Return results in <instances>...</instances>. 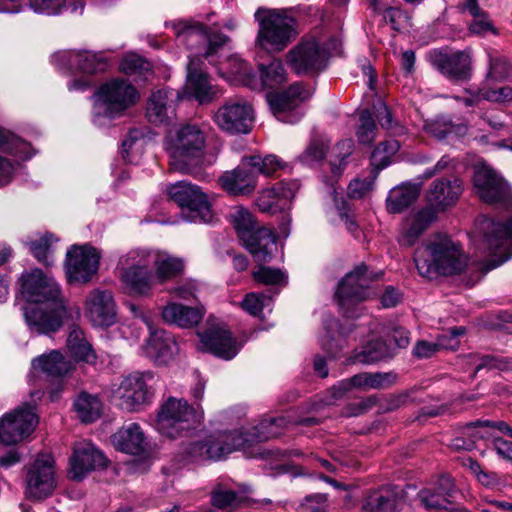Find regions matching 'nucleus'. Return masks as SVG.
<instances>
[{
	"label": "nucleus",
	"mask_w": 512,
	"mask_h": 512,
	"mask_svg": "<svg viewBox=\"0 0 512 512\" xmlns=\"http://www.w3.org/2000/svg\"><path fill=\"white\" fill-rule=\"evenodd\" d=\"M414 262L419 274L429 279L459 274L467 265L461 246L447 235L424 242L415 250Z\"/></svg>",
	"instance_id": "f257e3e1"
},
{
	"label": "nucleus",
	"mask_w": 512,
	"mask_h": 512,
	"mask_svg": "<svg viewBox=\"0 0 512 512\" xmlns=\"http://www.w3.org/2000/svg\"><path fill=\"white\" fill-rule=\"evenodd\" d=\"M65 313L62 290L52 273L34 268V329L40 334L58 331Z\"/></svg>",
	"instance_id": "f03ea898"
},
{
	"label": "nucleus",
	"mask_w": 512,
	"mask_h": 512,
	"mask_svg": "<svg viewBox=\"0 0 512 512\" xmlns=\"http://www.w3.org/2000/svg\"><path fill=\"white\" fill-rule=\"evenodd\" d=\"M231 222L239 239L256 262H270L277 251L276 237L268 228L261 227L252 213L244 207H234Z\"/></svg>",
	"instance_id": "7ed1b4c3"
},
{
	"label": "nucleus",
	"mask_w": 512,
	"mask_h": 512,
	"mask_svg": "<svg viewBox=\"0 0 512 512\" xmlns=\"http://www.w3.org/2000/svg\"><path fill=\"white\" fill-rule=\"evenodd\" d=\"M255 17L259 22L256 42L267 51L284 50L298 34L295 18L284 11L258 9Z\"/></svg>",
	"instance_id": "20e7f679"
},
{
	"label": "nucleus",
	"mask_w": 512,
	"mask_h": 512,
	"mask_svg": "<svg viewBox=\"0 0 512 512\" xmlns=\"http://www.w3.org/2000/svg\"><path fill=\"white\" fill-rule=\"evenodd\" d=\"M473 237L479 250L498 258L490 268L497 267L512 256V216L503 223L480 216L476 220Z\"/></svg>",
	"instance_id": "39448f33"
},
{
	"label": "nucleus",
	"mask_w": 512,
	"mask_h": 512,
	"mask_svg": "<svg viewBox=\"0 0 512 512\" xmlns=\"http://www.w3.org/2000/svg\"><path fill=\"white\" fill-rule=\"evenodd\" d=\"M206 137L197 125L187 124L176 133L169 149L170 166L181 173H192L204 154Z\"/></svg>",
	"instance_id": "423d86ee"
},
{
	"label": "nucleus",
	"mask_w": 512,
	"mask_h": 512,
	"mask_svg": "<svg viewBox=\"0 0 512 512\" xmlns=\"http://www.w3.org/2000/svg\"><path fill=\"white\" fill-rule=\"evenodd\" d=\"M371 276L365 264H360L340 281L335 297L342 314L358 318L363 312V301L370 297Z\"/></svg>",
	"instance_id": "0eeeda50"
},
{
	"label": "nucleus",
	"mask_w": 512,
	"mask_h": 512,
	"mask_svg": "<svg viewBox=\"0 0 512 512\" xmlns=\"http://www.w3.org/2000/svg\"><path fill=\"white\" fill-rule=\"evenodd\" d=\"M203 418V412L184 399L170 397L161 406L157 416V429L169 438H176L182 431L195 427Z\"/></svg>",
	"instance_id": "6e6552de"
},
{
	"label": "nucleus",
	"mask_w": 512,
	"mask_h": 512,
	"mask_svg": "<svg viewBox=\"0 0 512 512\" xmlns=\"http://www.w3.org/2000/svg\"><path fill=\"white\" fill-rule=\"evenodd\" d=\"M99 108L109 118L121 116L136 104L139 95L127 80L114 78L102 84L94 93Z\"/></svg>",
	"instance_id": "1a4fd4ad"
},
{
	"label": "nucleus",
	"mask_w": 512,
	"mask_h": 512,
	"mask_svg": "<svg viewBox=\"0 0 512 512\" xmlns=\"http://www.w3.org/2000/svg\"><path fill=\"white\" fill-rule=\"evenodd\" d=\"M167 192L171 200L187 210V214L183 213L187 221L208 223L212 220L211 204L199 186L179 181L170 185Z\"/></svg>",
	"instance_id": "9d476101"
},
{
	"label": "nucleus",
	"mask_w": 512,
	"mask_h": 512,
	"mask_svg": "<svg viewBox=\"0 0 512 512\" xmlns=\"http://www.w3.org/2000/svg\"><path fill=\"white\" fill-rule=\"evenodd\" d=\"M153 380L154 375L151 372H134L124 377L114 390L119 407L129 412L141 410L153 397Z\"/></svg>",
	"instance_id": "9b49d317"
},
{
	"label": "nucleus",
	"mask_w": 512,
	"mask_h": 512,
	"mask_svg": "<svg viewBox=\"0 0 512 512\" xmlns=\"http://www.w3.org/2000/svg\"><path fill=\"white\" fill-rule=\"evenodd\" d=\"M213 119L216 125L228 134H247L253 127L254 109L247 100L232 98L219 106Z\"/></svg>",
	"instance_id": "f8f14e48"
},
{
	"label": "nucleus",
	"mask_w": 512,
	"mask_h": 512,
	"mask_svg": "<svg viewBox=\"0 0 512 512\" xmlns=\"http://www.w3.org/2000/svg\"><path fill=\"white\" fill-rule=\"evenodd\" d=\"M53 63L60 70L96 75L108 71L111 59L104 52L61 50L53 55Z\"/></svg>",
	"instance_id": "ddd939ff"
},
{
	"label": "nucleus",
	"mask_w": 512,
	"mask_h": 512,
	"mask_svg": "<svg viewBox=\"0 0 512 512\" xmlns=\"http://www.w3.org/2000/svg\"><path fill=\"white\" fill-rule=\"evenodd\" d=\"M478 197L485 203L505 209L512 207V193L508 183L493 169L478 167L473 176Z\"/></svg>",
	"instance_id": "4468645a"
},
{
	"label": "nucleus",
	"mask_w": 512,
	"mask_h": 512,
	"mask_svg": "<svg viewBox=\"0 0 512 512\" xmlns=\"http://www.w3.org/2000/svg\"><path fill=\"white\" fill-rule=\"evenodd\" d=\"M100 254L89 245H72L66 253L64 268L69 283L87 284L97 274Z\"/></svg>",
	"instance_id": "2eb2a0df"
},
{
	"label": "nucleus",
	"mask_w": 512,
	"mask_h": 512,
	"mask_svg": "<svg viewBox=\"0 0 512 512\" xmlns=\"http://www.w3.org/2000/svg\"><path fill=\"white\" fill-rule=\"evenodd\" d=\"M427 58L434 69L451 81L463 82L471 77L472 60L466 51L449 53L444 49H433Z\"/></svg>",
	"instance_id": "dca6fc26"
},
{
	"label": "nucleus",
	"mask_w": 512,
	"mask_h": 512,
	"mask_svg": "<svg viewBox=\"0 0 512 512\" xmlns=\"http://www.w3.org/2000/svg\"><path fill=\"white\" fill-rule=\"evenodd\" d=\"M287 63L297 75H309L325 69L327 62L315 38L303 39L287 53Z\"/></svg>",
	"instance_id": "f3484780"
},
{
	"label": "nucleus",
	"mask_w": 512,
	"mask_h": 512,
	"mask_svg": "<svg viewBox=\"0 0 512 512\" xmlns=\"http://www.w3.org/2000/svg\"><path fill=\"white\" fill-rule=\"evenodd\" d=\"M108 460L102 451L90 442H79L73 447L69 458L68 477L82 481L90 472L107 467Z\"/></svg>",
	"instance_id": "a211bd4d"
},
{
	"label": "nucleus",
	"mask_w": 512,
	"mask_h": 512,
	"mask_svg": "<svg viewBox=\"0 0 512 512\" xmlns=\"http://www.w3.org/2000/svg\"><path fill=\"white\" fill-rule=\"evenodd\" d=\"M84 312L94 327H110L117 322V307L113 293L107 289H92L86 296Z\"/></svg>",
	"instance_id": "6ab92c4d"
},
{
	"label": "nucleus",
	"mask_w": 512,
	"mask_h": 512,
	"mask_svg": "<svg viewBox=\"0 0 512 512\" xmlns=\"http://www.w3.org/2000/svg\"><path fill=\"white\" fill-rule=\"evenodd\" d=\"M32 423V407L29 403L6 413L0 419V442L6 446L20 442L29 434Z\"/></svg>",
	"instance_id": "aec40b11"
},
{
	"label": "nucleus",
	"mask_w": 512,
	"mask_h": 512,
	"mask_svg": "<svg viewBox=\"0 0 512 512\" xmlns=\"http://www.w3.org/2000/svg\"><path fill=\"white\" fill-rule=\"evenodd\" d=\"M454 483L450 476H441L437 482L420 490L417 498L427 509L435 512H454Z\"/></svg>",
	"instance_id": "412c9836"
},
{
	"label": "nucleus",
	"mask_w": 512,
	"mask_h": 512,
	"mask_svg": "<svg viewBox=\"0 0 512 512\" xmlns=\"http://www.w3.org/2000/svg\"><path fill=\"white\" fill-rule=\"evenodd\" d=\"M206 351L224 360H231L239 352V345L229 330L212 327L200 334Z\"/></svg>",
	"instance_id": "4be33fe9"
},
{
	"label": "nucleus",
	"mask_w": 512,
	"mask_h": 512,
	"mask_svg": "<svg viewBox=\"0 0 512 512\" xmlns=\"http://www.w3.org/2000/svg\"><path fill=\"white\" fill-rule=\"evenodd\" d=\"M463 191L462 181L458 178H441L433 181L427 192L430 208L436 213L456 203Z\"/></svg>",
	"instance_id": "5701e85b"
},
{
	"label": "nucleus",
	"mask_w": 512,
	"mask_h": 512,
	"mask_svg": "<svg viewBox=\"0 0 512 512\" xmlns=\"http://www.w3.org/2000/svg\"><path fill=\"white\" fill-rule=\"evenodd\" d=\"M56 485L53 456L49 452L38 453L34 459V500L51 496Z\"/></svg>",
	"instance_id": "b1692460"
},
{
	"label": "nucleus",
	"mask_w": 512,
	"mask_h": 512,
	"mask_svg": "<svg viewBox=\"0 0 512 512\" xmlns=\"http://www.w3.org/2000/svg\"><path fill=\"white\" fill-rule=\"evenodd\" d=\"M404 504V491L395 485L383 486L365 499L362 512H399Z\"/></svg>",
	"instance_id": "393cba45"
},
{
	"label": "nucleus",
	"mask_w": 512,
	"mask_h": 512,
	"mask_svg": "<svg viewBox=\"0 0 512 512\" xmlns=\"http://www.w3.org/2000/svg\"><path fill=\"white\" fill-rule=\"evenodd\" d=\"M309 91L301 83L290 85L285 91L267 94L268 104L274 115L282 121L292 122L284 118V113L294 110L304 100L309 98Z\"/></svg>",
	"instance_id": "a878e982"
},
{
	"label": "nucleus",
	"mask_w": 512,
	"mask_h": 512,
	"mask_svg": "<svg viewBox=\"0 0 512 512\" xmlns=\"http://www.w3.org/2000/svg\"><path fill=\"white\" fill-rule=\"evenodd\" d=\"M247 166L236 167L231 171H226L220 177L221 187L232 196H248L252 194L257 187V176L246 169Z\"/></svg>",
	"instance_id": "bb28decb"
},
{
	"label": "nucleus",
	"mask_w": 512,
	"mask_h": 512,
	"mask_svg": "<svg viewBox=\"0 0 512 512\" xmlns=\"http://www.w3.org/2000/svg\"><path fill=\"white\" fill-rule=\"evenodd\" d=\"M435 219L436 212L430 207L418 211L403 225L398 238L399 244L406 247L413 246Z\"/></svg>",
	"instance_id": "cd10ccee"
},
{
	"label": "nucleus",
	"mask_w": 512,
	"mask_h": 512,
	"mask_svg": "<svg viewBox=\"0 0 512 512\" xmlns=\"http://www.w3.org/2000/svg\"><path fill=\"white\" fill-rule=\"evenodd\" d=\"M174 93L166 90H157L151 94L147 102L146 117L152 124L158 125L168 122L175 115Z\"/></svg>",
	"instance_id": "c85d7f7f"
},
{
	"label": "nucleus",
	"mask_w": 512,
	"mask_h": 512,
	"mask_svg": "<svg viewBox=\"0 0 512 512\" xmlns=\"http://www.w3.org/2000/svg\"><path fill=\"white\" fill-rule=\"evenodd\" d=\"M143 321L147 325L150 334L147 340L148 353L160 363L168 362L176 350L175 340L166 331L155 329L152 322L146 317H143Z\"/></svg>",
	"instance_id": "c756f323"
},
{
	"label": "nucleus",
	"mask_w": 512,
	"mask_h": 512,
	"mask_svg": "<svg viewBox=\"0 0 512 512\" xmlns=\"http://www.w3.org/2000/svg\"><path fill=\"white\" fill-rule=\"evenodd\" d=\"M177 41L195 50L204 45L207 39V27L193 19H181L171 23Z\"/></svg>",
	"instance_id": "7c9ffc66"
},
{
	"label": "nucleus",
	"mask_w": 512,
	"mask_h": 512,
	"mask_svg": "<svg viewBox=\"0 0 512 512\" xmlns=\"http://www.w3.org/2000/svg\"><path fill=\"white\" fill-rule=\"evenodd\" d=\"M111 441L116 450L127 454L138 455L145 449V436L137 423L120 428L112 435Z\"/></svg>",
	"instance_id": "2f4dec72"
},
{
	"label": "nucleus",
	"mask_w": 512,
	"mask_h": 512,
	"mask_svg": "<svg viewBox=\"0 0 512 512\" xmlns=\"http://www.w3.org/2000/svg\"><path fill=\"white\" fill-rule=\"evenodd\" d=\"M204 309L190 307L178 303H168L162 310V318L169 324L181 328H189L197 325L203 318Z\"/></svg>",
	"instance_id": "473e14b6"
},
{
	"label": "nucleus",
	"mask_w": 512,
	"mask_h": 512,
	"mask_svg": "<svg viewBox=\"0 0 512 512\" xmlns=\"http://www.w3.org/2000/svg\"><path fill=\"white\" fill-rule=\"evenodd\" d=\"M290 422L285 417L267 418L248 431L243 432L245 435V444L247 448L254 443L268 441L272 438L279 437L283 434L284 429Z\"/></svg>",
	"instance_id": "72a5a7b5"
},
{
	"label": "nucleus",
	"mask_w": 512,
	"mask_h": 512,
	"mask_svg": "<svg viewBox=\"0 0 512 512\" xmlns=\"http://www.w3.org/2000/svg\"><path fill=\"white\" fill-rule=\"evenodd\" d=\"M14 306L23 315L27 326H32V271H23L14 285Z\"/></svg>",
	"instance_id": "f704fd0d"
},
{
	"label": "nucleus",
	"mask_w": 512,
	"mask_h": 512,
	"mask_svg": "<svg viewBox=\"0 0 512 512\" xmlns=\"http://www.w3.org/2000/svg\"><path fill=\"white\" fill-rule=\"evenodd\" d=\"M119 278L131 295L147 296L153 288L152 270L117 269Z\"/></svg>",
	"instance_id": "c9c22d12"
},
{
	"label": "nucleus",
	"mask_w": 512,
	"mask_h": 512,
	"mask_svg": "<svg viewBox=\"0 0 512 512\" xmlns=\"http://www.w3.org/2000/svg\"><path fill=\"white\" fill-rule=\"evenodd\" d=\"M197 62L196 57L189 56L186 87L198 101L208 102L211 100V85L208 75L198 70Z\"/></svg>",
	"instance_id": "e433bc0d"
},
{
	"label": "nucleus",
	"mask_w": 512,
	"mask_h": 512,
	"mask_svg": "<svg viewBox=\"0 0 512 512\" xmlns=\"http://www.w3.org/2000/svg\"><path fill=\"white\" fill-rule=\"evenodd\" d=\"M67 347L77 361L94 363L96 354L91 344L87 341L83 330L76 324L69 327Z\"/></svg>",
	"instance_id": "4c0bfd02"
},
{
	"label": "nucleus",
	"mask_w": 512,
	"mask_h": 512,
	"mask_svg": "<svg viewBox=\"0 0 512 512\" xmlns=\"http://www.w3.org/2000/svg\"><path fill=\"white\" fill-rule=\"evenodd\" d=\"M206 443L214 450H219V460L236 450L247 448L243 431H225L206 439Z\"/></svg>",
	"instance_id": "58836bf2"
},
{
	"label": "nucleus",
	"mask_w": 512,
	"mask_h": 512,
	"mask_svg": "<svg viewBox=\"0 0 512 512\" xmlns=\"http://www.w3.org/2000/svg\"><path fill=\"white\" fill-rule=\"evenodd\" d=\"M418 186L408 184L393 188L387 197V210L391 213H400L412 205L419 197Z\"/></svg>",
	"instance_id": "ea45409f"
},
{
	"label": "nucleus",
	"mask_w": 512,
	"mask_h": 512,
	"mask_svg": "<svg viewBox=\"0 0 512 512\" xmlns=\"http://www.w3.org/2000/svg\"><path fill=\"white\" fill-rule=\"evenodd\" d=\"M74 410L83 423H92L102 414V402L97 395L81 392L74 401Z\"/></svg>",
	"instance_id": "a19ab883"
},
{
	"label": "nucleus",
	"mask_w": 512,
	"mask_h": 512,
	"mask_svg": "<svg viewBox=\"0 0 512 512\" xmlns=\"http://www.w3.org/2000/svg\"><path fill=\"white\" fill-rule=\"evenodd\" d=\"M394 354V351L385 341L377 339L369 341L360 351L356 352L354 362L369 365L392 358Z\"/></svg>",
	"instance_id": "79ce46f5"
},
{
	"label": "nucleus",
	"mask_w": 512,
	"mask_h": 512,
	"mask_svg": "<svg viewBox=\"0 0 512 512\" xmlns=\"http://www.w3.org/2000/svg\"><path fill=\"white\" fill-rule=\"evenodd\" d=\"M38 366L52 376H64L74 369L71 360L66 359L59 351L53 350L49 354L34 359Z\"/></svg>",
	"instance_id": "37998d69"
},
{
	"label": "nucleus",
	"mask_w": 512,
	"mask_h": 512,
	"mask_svg": "<svg viewBox=\"0 0 512 512\" xmlns=\"http://www.w3.org/2000/svg\"><path fill=\"white\" fill-rule=\"evenodd\" d=\"M243 166H249L255 169L258 173L265 176H273L277 171L286 168V163L283 162L278 156L267 154L261 156L258 154L244 156L241 160Z\"/></svg>",
	"instance_id": "c03bdc74"
},
{
	"label": "nucleus",
	"mask_w": 512,
	"mask_h": 512,
	"mask_svg": "<svg viewBox=\"0 0 512 512\" xmlns=\"http://www.w3.org/2000/svg\"><path fill=\"white\" fill-rule=\"evenodd\" d=\"M153 263L156 268L157 279L160 282L177 277L184 270L183 260L167 253L154 254Z\"/></svg>",
	"instance_id": "a18cd8bd"
},
{
	"label": "nucleus",
	"mask_w": 512,
	"mask_h": 512,
	"mask_svg": "<svg viewBox=\"0 0 512 512\" xmlns=\"http://www.w3.org/2000/svg\"><path fill=\"white\" fill-rule=\"evenodd\" d=\"M58 241L59 238L51 232L39 234L34 240V258L46 268L55 264L54 245Z\"/></svg>",
	"instance_id": "49530a36"
},
{
	"label": "nucleus",
	"mask_w": 512,
	"mask_h": 512,
	"mask_svg": "<svg viewBox=\"0 0 512 512\" xmlns=\"http://www.w3.org/2000/svg\"><path fill=\"white\" fill-rule=\"evenodd\" d=\"M471 363L475 364L474 375L485 370L512 371V358L493 354H470Z\"/></svg>",
	"instance_id": "de8ad7c7"
},
{
	"label": "nucleus",
	"mask_w": 512,
	"mask_h": 512,
	"mask_svg": "<svg viewBox=\"0 0 512 512\" xmlns=\"http://www.w3.org/2000/svg\"><path fill=\"white\" fill-rule=\"evenodd\" d=\"M0 150L22 161L30 158V144L0 126Z\"/></svg>",
	"instance_id": "09e8293b"
},
{
	"label": "nucleus",
	"mask_w": 512,
	"mask_h": 512,
	"mask_svg": "<svg viewBox=\"0 0 512 512\" xmlns=\"http://www.w3.org/2000/svg\"><path fill=\"white\" fill-rule=\"evenodd\" d=\"M396 375L392 372H363L354 375L357 389H385L395 383Z\"/></svg>",
	"instance_id": "8fccbe9b"
},
{
	"label": "nucleus",
	"mask_w": 512,
	"mask_h": 512,
	"mask_svg": "<svg viewBox=\"0 0 512 512\" xmlns=\"http://www.w3.org/2000/svg\"><path fill=\"white\" fill-rule=\"evenodd\" d=\"M211 502L219 509L237 508L248 504L249 500L243 494L224 488L218 484L211 492Z\"/></svg>",
	"instance_id": "3c124183"
},
{
	"label": "nucleus",
	"mask_w": 512,
	"mask_h": 512,
	"mask_svg": "<svg viewBox=\"0 0 512 512\" xmlns=\"http://www.w3.org/2000/svg\"><path fill=\"white\" fill-rule=\"evenodd\" d=\"M154 260V254L141 249L130 250L127 254L120 257L117 269H135L152 270L151 264Z\"/></svg>",
	"instance_id": "603ef678"
},
{
	"label": "nucleus",
	"mask_w": 512,
	"mask_h": 512,
	"mask_svg": "<svg viewBox=\"0 0 512 512\" xmlns=\"http://www.w3.org/2000/svg\"><path fill=\"white\" fill-rule=\"evenodd\" d=\"M258 69L264 87L273 88L286 81V71L279 59H273L268 65L259 64Z\"/></svg>",
	"instance_id": "864d4df0"
},
{
	"label": "nucleus",
	"mask_w": 512,
	"mask_h": 512,
	"mask_svg": "<svg viewBox=\"0 0 512 512\" xmlns=\"http://www.w3.org/2000/svg\"><path fill=\"white\" fill-rule=\"evenodd\" d=\"M338 322L331 320L325 325V333L321 336L322 348L332 357H336L346 346V340L342 332L333 333L338 328Z\"/></svg>",
	"instance_id": "5fc2aeb1"
},
{
	"label": "nucleus",
	"mask_w": 512,
	"mask_h": 512,
	"mask_svg": "<svg viewBox=\"0 0 512 512\" xmlns=\"http://www.w3.org/2000/svg\"><path fill=\"white\" fill-rule=\"evenodd\" d=\"M400 149V144L395 139L382 141L371 154V164L378 170L386 168L391 163V157Z\"/></svg>",
	"instance_id": "6e6d98bb"
},
{
	"label": "nucleus",
	"mask_w": 512,
	"mask_h": 512,
	"mask_svg": "<svg viewBox=\"0 0 512 512\" xmlns=\"http://www.w3.org/2000/svg\"><path fill=\"white\" fill-rule=\"evenodd\" d=\"M120 69L129 76H138L147 78L151 74V64L142 56L129 53L120 63Z\"/></svg>",
	"instance_id": "4d7b16f0"
},
{
	"label": "nucleus",
	"mask_w": 512,
	"mask_h": 512,
	"mask_svg": "<svg viewBox=\"0 0 512 512\" xmlns=\"http://www.w3.org/2000/svg\"><path fill=\"white\" fill-rule=\"evenodd\" d=\"M353 141L350 139L338 142L330 156V166L333 176L338 177L347 165V158L352 154Z\"/></svg>",
	"instance_id": "13d9d810"
},
{
	"label": "nucleus",
	"mask_w": 512,
	"mask_h": 512,
	"mask_svg": "<svg viewBox=\"0 0 512 512\" xmlns=\"http://www.w3.org/2000/svg\"><path fill=\"white\" fill-rule=\"evenodd\" d=\"M255 204L259 211L269 215H274L286 209L277 195V190L273 189V187L260 191Z\"/></svg>",
	"instance_id": "bf43d9fd"
},
{
	"label": "nucleus",
	"mask_w": 512,
	"mask_h": 512,
	"mask_svg": "<svg viewBox=\"0 0 512 512\" xmlns=\"http://www.w3.org/2000/svg\"><path fill=\"white\" fill-rule=\"evenodd\" d=\"M377 133L375 120L368 109H364L359 115V126L356 136L361 144L370 145Z\"/></svg>",
	"instance_id": "052dcab7"
},
{
	"label": "nucleus",
	"mask_w": 512,
	"mask_h": 512,
	"mask_svg": "<svg viewBox=\"0 0 512 512\" xmlns=\"http://www.w3.org/2000/svg\"><path fill=\"white\" fill-rule=\"evenodd\" d=\"M253 277L256 282L264 285L284 286L287 283V275L281 269L263 265H259L253 272Z\"/></svg>",
	"instance_id": "680f3d73"
},
{
	"label": "nucleus",
	"mask_w": 512,
	"mask_h": 512,
	"mask_svg": "<svg viewBox=\"0 0 512 512\" xmlns=\"http://www.w3.org/2000/svg\"><path fill=\"white\" fill-rule=\"evenodd\" d=\"M229 40L227 35L207 28V39L205 43L207 44V48L203 54L204 57L208 59L210 63H214L212 60L213 56L217 54L219 49L226 45Z\"/></svg>",
	"instance_id": "e2e57ef3"
},
{
	"label": "nucleus",
	"mask_w": 512,
	"mask_h": 512,
	"mask_svg": "<svg viewBox=\"0 0 512 512\" xmlns=\"http://www.w3.org/2000/svg\"><path fill=\"white\" fill-rule=\"evenodd\" d=\"M327 149L328 143L326 141L314 138L301 155V160L306 164L321 161L326 156Z\"/></svg>",
	"instance_id": "0e129e2a"
},
{
	"label": "nucleus",
	"mask_w": 512,
	"mask_h": 512,
	"mask_svg": "<svg viewBox=\"0 0 512 512\" xmlns=\"http://www.w3.org/2000/svg\"><path fill=\"white\" fill-rule=\"evenodd\" d=\"M271 298L266 294L249 293L243 299L241 306L249 314L258 316L263 310V307L269 303Z\"/></svg>",
	"instance_id": "69168bd1"
},
{
	"label": "nucleus",
	"mask_w": 512,
	"mask_h": 512,
	"mask_svg": "<svg viewBox=\"0 0 512 512\" xmlns=\"http://www.w3.org/2000/svg\"><path fill=\"white\" fill-rule=\"evenodd\" d=\"M300 188L298 180L281 181L273 186L277 195L287 209Z\"/></svg>",
	"instance_id": "338daca9"
},
{
	"label": "nucleus",
	"mask_w": 512,
	"mask_h": 512,
	"mask_svg": "<svg viewBox=\"0 0 512 512\" xmlns=\"http://www.w3.org/2000/svg\"><path fill=\"white\" fill-rule=\"evenodd\" d=\"M219 450H214L213 446L210 447L206 440H204L191 443L188 448V454L194 459L219 460Z\"/></svg>",
	"instance_id": "774afa93"
}]
</instances>
